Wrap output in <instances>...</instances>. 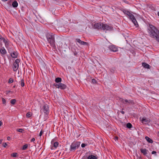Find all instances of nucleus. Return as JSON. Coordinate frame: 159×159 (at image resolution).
Returning <instances> with one entry per match:
<instances>
[{
	"mask_svg": "<svg viewBox=\"0 0 159 159\" xmlns=\"http://www.w3.org/2000/svg\"><path fill=\"white\" fill-rule=\"evenodd\" d=\"M147 31L150 37L155 38L159 42V30L155 26L149 24L147 28Z\"/></svg>",
	"mask_w": 159,
	"mask_h": 159,
	"instance_id": "1",
	"label": "nucleus"
},
{
	"mask_svg": "<svg viewBox=\"0 0 159 159\" xmlns=\"http://www.w3.org/2000/svg\"><path fill=\"white\" fill-rule=\"evenodd\" d=\"M54 35V34L52 33L49 32L47 33L46 35L48 41L50 45L53 47H55Z\"/></svg>",
	"mask_w": 159,
	"mask_h": 159,
	"instance_id": "2",
	"label": "nucleus"
},
{
	"mask_svg": "<svg viewBox=\"0 0 159 159\" xmlns=\"http://www.w3.org/2000/svg\"><path fill=\"white\" fill-rule=\"evenodd\" d=\"M124 12L125 15L128 16V17L132 21L136 27H138V23L134 15L128 11L125 10L124 11Z\"/></svg>",
	"mask_w": 159,
	"mask_h": 159,
	"instance_id": "3",
	"label": "nucleus"
},
{
	"mask_svg": "<svg viewBox=\"0 0 159 159\" xmlns=\"http://www.w3.org/2000/svg\"><path fill=\"white\" fill-rule=\"evenodd\" d=\"M49 112L48 106L47 104H45L40 110V112L42 114L44 113L45 116H47L49 114Z\"/></svg>",
	"mask_w": 159,
	"mask_h": 159,
	"instance_id": "4",
	"label": "nucleus"
},
{
	"mask_svg": "<svg viewBox=\"0 0 159 159\" xmlns=\"http://www.w3.org/2000/svg\"><path fill=\"white\" fill-rule=\"evenodd\" d=\"M80 143L79 142H74L70 146V151H75L78 149L80 146Z\"/></svg>",
	"mask_w": 159,
	"mask_h": 159,
	"instance_id": "5",
	"label": "nucleus"
},
{
	"mask_svg": "<svg viewBox=\"0 0 159 159\" xmlns=\"http://www.w3.org/2000/svg\"><path fill=\"white\" fill-rule=\"evenodd\" d=\"M2 41L4 43L5 46L6 48L9 50V49H10L11 47L10 42L7 39L5 38L2 39Z\"/></svg>",
	"mask_w": 159,
	"mask_h": 159,
	"instance_id": "6",
	"label": "nucleus"
},
{
	"mask_svg": "<svg viewBox=\"0 0 159 159\" xmlns=\"http://www.w3.org/2000/svg\"><path fill=\"white\" fill-rule=\"evenodd\" d=\"M20 62V60L19 59H16L15 62L13 63V70L14 71H16L19 66V63Z\"/></svg>",
	"mask_w": 159,
	"mask_h": 159,
	"instance_id": "7",
	"label": "nucleus"
},
{
	"mask_svg": "<svg viewBox=\"0 0 159 159\" xmlns=\"http://www.w3.org/2000/svg\"><path fill=\"white\" fill-rule=\"evenodd\" d=\"M102 30H104L111 31L113 30V27L107 24H103L102 25Z\"/></svg>",
	"mask_w": 159,
	"mask_h": 159,
	"instance_id": "8",
	"label": "nucleus"
},
{
	"mask_svg": "<svg viewBox=\"0 0 159 159\" xmlns=\"http://www.w3.org/2000/svg\"><path fill=\"white\" fill-rule=\"evenodd\" d=\"M54 85L57 88L60 89H65L66 87V86L65 84L61 83H59L55 84Z\"/></svg>",
	"mask_w": 159,
	"mask_h": 159,
	"instance_id": "9",
	"label": "nucleus"
},
{
	"mask_svg": "<svg viewBox=\"0 0 159 159\" xmlns=\"http://www.w3.org/2000/svg\"><path fill=\"white\" fill-rule=\"evenodd\" d=\"M59 144L58 142L55 141L54 139H52L51 141V149H54L58 147Z\"/></svg>",
	"mask_w": 159,
	"mask_h": 159,
	"instance_id": "10",
	"label": "nucleus"
},
{
	"mask_svg": "<svg viewBox=\"0 0 159 159\" xmlns=\"http://www.w3.org/2000/svg\"><path fill=\"white\" fill-rule=\"evenodd\" d=\"M103 24L101 23H95L94 25V28L97 29H101L102 30V25Z\"/></svg>",
	"mask_w": 159,
	"mask_h": 159,
	"instance_id": "11",
	"label": "nucleus"
},
{
	"mask_svg": "<svg viewBox=\"0 0 159 159\" xmlns=\"http://www.w3.org/2000/svg\"><path fill=\"white\" fill-rule=\"evenodd\" d=\"M7 53V51L4 47H2L0 49V53L2 57H4Z\"/></svg>",
	"mask_w": 159,
	"mask_h": 159,
	"instance_id": "12",
	"label": "nucleus"
},
{
	"mask_svg": "<svg viewBox=\"0 0 159 159\" xmlns=\"http://www.w3.org/2000/svg\"><path fill=\"white\" fill-rule=\"evenodd\" d=\"M140 120L142 123L147 124L148 122H149L150 120L146 118L145 117H143L142 118H140Z\"/></svg>",
	"mask_w": 159,
	"mask_h": 159,
	"instance_id": "13",
	"label": "nucleus"
},
{
	"mask_svg": "<svg viewBox=\"0 0 159 159\" xmlns=\"http://www.w3.org/2000/svg\"><path fill=\"white\" fill-rule=\"evenodd\" d=\"M76 42L80 44V45H87L88 44V43L87 42L82 41L80 39H76Z\"/></svg>",
	"mask_w": 159,
	"mask_h": 159,
	"instance_id": "14",
	"label": "nucleus"
},
{
	"mask_svg": "<svg viewBox=\"0 0 159 159\" xmlns=\"http://www.w3.org/2000/svg\"><path fill=\"white\" fill-rule=\"evenodd\" d=\"M98 156L97 155H90L87 156L88 159H97Z\"/></svg>",
	"mask_w": 159,
	"mask_h": 159,
	"instance_id": "15",
	"label": "nucleus"
},
{
	"mask_svg": "<svg viewBox=\"0 0 159 159\" xmlns=\"http://www.w3.org/2000/svg\"><path fill=\"white\" fill-rule=\"evenodd\" d=\"M109 48L111 51L113 52H116L118 51L117 48L114 45L110 46Z\"/></svg>",
	"mask_w": 159,
	"mask_h": 159,
	"instance_id": "16",
	"label": "nucleus"
},
{
	"mask_svg": "<svg viewBox=\"0 0 159 159\" xmlns=\"http://www.w3.org/2000/svg\"><path fill=\"white\" fill-rule=\"evenodd\" d=\"M140 151L144 155H146L148 152V150L145 148H141L140 149Z\"/></svg>",
	"mask_w": 159,
	"mask_h": 159,
	"instance_id": "17",
	"label": "nucleus"
},
{
	"mask_svg": "<svg viewBox=\"0 0 159 159\" xmlns=\"http://www.w3.org/2000/svg\"><path fill=\"white\" fill-rule=\"evenodd\" d=\"M11 55L12 57L16 58L17 57V54L16 52H14L11 53Z\"/></svg>",
	"mask_w": 159,
	"mask_h": 159,
	"instance_id": "18",
	"label": "nucleus"
},
{
	"mask_svg": "<svg viewBox=\"0 0 159 159\" xmlns=\"http://www.w3.org/2000/svg\"><path fill=\"white\" fill-rule=\"evenodd\" d=\"M145 139L149 143H152L153 142V140L150 138L146 136L145 137Z\"/></svg>",
	"mask_w": 159,
	"mask_h": 159,
	"instance_id": "19",
	"label": "nucleus"
},
{
	"mask_svg": "<svg viewBox=\"0 0 159 159\" xmlns=\"http://www.w3.org/2000/svg\"><path fill=\"white\" fill-rule=\"evenodd\" d=\"M12 5L13 7H16L18 6V3L17 2L15 1L12 2Z\"/></svg>",
	"mask_w": 159,
	"mask_h": 159,
	"instance_id": "20",
	"label": "nucleus"
},
{
	"mask_svg": "<svg viewBox=\"0 0 159 159\" xmlns=\"http://www.w3.org/2000/svg\"><path fill=\"white\" fill-rule=\"evenodd\" d=\"M142 66L146 68H150V66L148 64L145 63H143Z\"/></svg>",
	"mask_w": 159,
	"mask_h": 159,
	"instance_id": "21",
	"label": "nucleus"
},
{
	"mask_svg": "<svg viewBox=\"0 0 159 159\" xmlns=\"http://www.w3.org/2000/svg\"><path fill=\"white\" fill-rule=\"evenodd\" d=\"M55 81L56 83H59V82H61V79L60 78H57L55 79Z\"/></svg>",
	"mask_w": 159,
	"mask_h": 159,
	"instance_id": "22",
	"label": "nucleus"
},
{
	"mask_svg": "<svg viewBox=\"0 0 159 159\" xmlns=\"http://www.w3.org/2000/svg\"><path fill=\"white\" fill-rule=\"evenodd\" d=\"M16 102V100L15 99H12L11 101V103L12 105L15 104Z\"/></svg>",
	"mask_w": 159,
	"mask_h": 159,
	"instance_id": "23",
	"label": "nucleus"
},
{
	"mask_svg": "<svg viewBox=\"0 0 159 159\" xmlns=\"http://www.w3.org/2000/svg\"><path fill=\"white\" fill-rule=\"evenodd\" d=\"M20 82V85L22 87H24V86L25 84L24 81L23 79L21 80Z\"/></svg>",
	"mask_w": 159,
	"mask_h": 159,
	"instance_id": "24",
	"label": "nucleus"
},
{
	"mask_svg": "<svg viewBox=\"0 0 159 159\" xmlns=\"http://www.w3.org/2000/svg\"><path fill=\"white\" fill-rule=\"evenodd\" d=\"M32 115V113L30 112H28L26 114V117L28 118H29L31 117Z\"/></svg>",
	"mask_w": 159,
	"mask_h": 159,
	"instance_id": "25",
	"label": "nucleus"
},
{
	"mask_svg": "<svg viewBox=\"0 0 159 159\" xmlns=\"http://www.w3.org/2000/svg\"><path fill=\"white\" fill-rule=\"evenodd\" d=\"M6 94L7 95H8L10 93H11L12 94L13 93V92L11 91V90H7L5 92Z\"/></svg>",
	"mask_w": 159,
	"mask_h": 159,
	"instance_id": "26",
	"label": "nucleus"
},
{
	"mask_svg": "<svg viewBox=\"0 0 159 159\" xmlns=\"http://www.w3.org/2000/svg\"><path fill=\"white\" fill-rule=\"evenodd\" d=\"M132 125L130 123H128L126 125V126L128 128H131L132 127Z\"/></svg>",
	"mask_w": 159,
	"mask_h": 159,
	"instance_id": "27",
	"label": "nucleus"
},
{
	"mask_svg": "<svg viewBox=\"0 0 159 159\" xmlns=\"http://www.w3.org/2000/svg\"><path fill=\"white\" fill-rule=\"evenodd\" d=\"M28 146L27 144H25L23 146L22 149L23 150H25L28 148Z\"/></svg>",
	"mask_w": 159,
	"mask_h": 159,
	"instance_id": "28",
	"label": "nucleus"
},
{
	"mask_svg": "<svg viewBox=\"0 0 159 159\" xmlns=\"http://www.w3.org/2000/svg\"><path fill=\"white\" fill-rule=\"evenodd\" d=\"M17 153L16 152L13 153L11 154V156L13 157H16Z\"/></svg>",
	"mask_w": 159,
	"mask_h": 159,
	"instance_id": "29",
	"label": "nucleus"
},
{
	"mask_svg": "<svg viewBox=\"0 0 159 159\" xmlns=\"http://www.w3.org/2000/svg\"><path fill=\"white\" fill-rule=\"evenodd\" d=\"M2 103L3 104L6 105V100L4 98H2Z\"/></svg>",
	"mask_w": 159,
	"mask_h": 159,
	"instance_id": "30",
	"label": "nucleus"
},
{
	"mask_svg": "<svg viewBox=\"0 0 159 159\" xmlns=\"http://www.w3.org/2000/svg\"><path fill=\"white\" fill-rule=\"evenodd\" d=\"M13 80L12 78H10L8 81V83H13Z\"/></svg>",
	"mask_w": 159,
	"mask_h": 159,
	"instance_id": "31",
	"label": "nucleus"
},
{
	"mask_svg": "<svg viewBox=\"0 0 159 159\" xmlns=\"http://www.w3.org/2000/svg\"><path fill=\"white\" fill-rule=\"evenodd\" d=\"M88 153H87L86 154V155L87 157L84 156L82 157V159H87V156H88Z\"/></svg>",
	"mask_w": 159,
	"mask_h": 159,
	"instance_id": "32",
	"label": "nucleus"
},
{
	"mask_svg": "<svg viewBox=\"0 0 159 159\" xmlns=\"http://www.w3.org/2000/svg\"><path fill=\"white\" fill-rule=\"evenodd\" d=\"M17 131H18L22 133L23 132V130L21 129H17Z\"/></svg>",
	"mask_w": 159,
	"mask_h": 159,
	"instance_id": "33",
	"label": "nucleus"
},
{
	"mask_svg": "<svg viewBox=\"0 0 159 159\" xmlns=\"http://www.w3.org/2000/svg\"><path fill=\"white\" fill-rule=\"evenodd\" d=\"M123 101V102H129V101L127 99H125L124 100L121 99V101Z\"/></svg>",
	"mask_w": 159,
	"mask_h": 159,
	"instance_id": "34",
	"label": "nucleus"
},
{
	"mask_svg": "<svg viewBox=\"0 0 159 159\" xmlns=\"http://www.w3.org/2000/svg\"><path fill=\"white\" fill-rule=\"evenodd\" d=\"M92 82L93 84H95L96 83V80L95 79H93L92 80Z\"/></svg>",
	"mask_w": 159,
	"mask_h": 159,
	"instance_id": "35",
	"label": "nucleus"
},
{
	"mask_svg": "<svg viewBox=\"0 0 159 159\" xmlns=\"http://www.w3.org/2000/svg\"><path fill=\"white\" fill-rule=\"evenodd\" d=\"M43 132L42 131V130H41L40 131V133H39V136L40 137H41V136H42V134H43Z\"/></svg>",
	"mask_w": 159,
	"mask_h": 159,
	"instance_id": "36",
	"label": "nucleus"
},
{
	"mask_svg": "<svg viewBox=\"0 0 159 159\" xmlns=\"http://www.w3.org/2000/svg\"><path fill=\"white\" fill-rule=\"evenodd\" d=\"M86 144L84 143H82L81 145V146L82 148H84L86 146Z\"/></svg>",
	"mask_w": 159,
	"mask_h": 159,
	"instance_id": "37",
	"label": "nucleus"
},
{
	"mask_svg": "<svg viewBox=\"0 0 159 159\" xmlns=\"http://www.w3.org/2000/svg\"><path fill=\"white\" fill-rule=\"evenodd\" d=\"M3 146L4 148H5L7 146V143H5L3 144Z\"/></svg>",
	"mask_w": 159,
	"mask_h": 159,
	"instance_id": "38",
	"label": "nucleus"
},
{
	"mask_svg": "<svg viewBox=\"0 0 159 159\" xmlns=\"http://www.w3.org/2000/svg\"><path fill=\"white\" fill-rule=\"evenodd\" d=\"M118 137H115L114 138V139L116 141V140H118Z\"/></svg>",
	"mask_w": 159,
	"mask_h": 159,
	"instance_id": "39",
	"label": "nucleus"
},
{
	"mask_svg": "<svg viewBox=\"0 0 159 159\" xmlns=\"http://www.w3.org/2000/svg\"><path fill=\"white\" fill-rule=\"evenodd\" d=\"M152 154H156V152L155 151H153L152 152Z\"/></svg>",
	"mask_w": 159,
	"mask_h": 159,
	"instance_id": "40",
	"label": "nucleus"
},
{
	"mask_svg": "<svg viewBox=\"0 0 159 159\" xmlns=\"http://www.w3.org/2000/svg\"><path fill=\"white\" fill-rule=\"evenodd\" d=\"M35 140V139L34 138H33L31 140V142H34Z\"/></svg>",
	"mask_w": 159,
	"mask_h": 159,
	"instance_id": "41",
	"label": "nucleus"
},
{
	"mask_svg": "<svg viewBox=\"0 0 159 159\" xmlns=\"http://www.w3.org/2000/svg\"><path fill=\"white\" fill-rule=\"evenodd\" d=\"M3 38H4L2 37V35H1L0 34V40L1 39L2 40V39H3Z\"/></svg>",
	"mask_w": 159,
	"mask_h": 159,
	"instance_id": "42",
	"label": "nucleus"
},
{
	"mask_svg": "<svg viewBox=\"0 0 159 159\" xmlns=\"http://www.w3.org/2000/svg\"><path fill=\"white\" fill-rule=\"evenodd\" d=\"M10 139V137H7V140H9Z\"/></svg>",
	"mask_w": 159,
	"mask_h": 159,
	"instance_id": "43",
	"label": "nucleus"
},
{
	"mask_svg": "<svg viewBox=\"0 0 159 159\" xmlns=\"http://www.w3.org/2000/svg\"><path fill=\"white\" fill-rule=\"evenodd\" d=\"M121 113L122 114H124L125 113V112H124V111H121Z\"/></svg>",
	"mask_w": 159,
	"mask_h": 159,
	"instance_id": "44",
	"label": "nucleus"
},
{
	"mask_svg": "<svg viewBox=\"0 0 159 159\" xmlns=\"http://www.w3.org/2000/svg\"><path fill=\"white\" fill-rule=\"evenodd\" d=\"M2 139L0 140V144L2 143Z\"/></svg>",
	"mask_w": 159,
	"mask_h": 159,
	"instance_id": "45",
	"label": "nucleus"
},
{
	"mask_svg": "<svg viewBox=\"0 0 159 159\" xmlns=\"http://www.w3.org/2000/svg\"><path fill=\"white\" fill-rule=\"evenodd\" d=\"M2 122L0 121V126L1 125Z\"/></svg>",
	"mask_w": 159,
	"mask_h": 159,
	"instance_id": "46",
	"label": "nucleus"
},
{
	"mask_svg": "<svg viewBox=\"0 0 159 159\" xmlns=\"http://www.w3.org/2000/svg\"><path fill=\"white\" fill-rule=\"evenodd\" d=\"M2 1H7V0H2Z\"/></svg>",
	"mask_w": 159,
	"mask_h": 159,
	"instance_id": "47",
	"label": "nucleus"
},
{
	"mask_svg": "<svg viewBox=\"0 0 159 159\" xmlns=\"http://www.w3.org/2000/svg\"><path fill=\"white\" fill-rule=\"evenodd\" d=\"M157 15H158V16H159V12H158L157 13Z\"/></svg>",
	"mask_w": 159,
	"mask_h": 159,
	"instance_id": "48",
	"label": "nucleus"
},
{
	"mask_svg": "<svg viewBox=\"0 0 159 159\" xmlns=\"http://www.w3.org/2000/svg\"><path fill=\"white\" fill-rule=\"evenodd\" d=\"M15 86L14 85V86H13V88H15Z\"/></svg>",
	"mask_w": 159,
	"mask_h": 159,
	"instance_id": "49",
	"label": "nucleus"
}]
</instances>
